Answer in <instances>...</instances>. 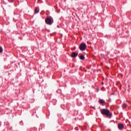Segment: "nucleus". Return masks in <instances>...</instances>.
Returning a JSON list of instances; mask_svg holds the SVG:
<instances>
[{"mask_svg":"<svg viewBox=\"0 0 131 131\" xmlns=\"http://www.w3.org/2000/svg\"><path fill=\"white\" fill-rule=\"evenodd\" d=\"M101 114L106 115L107 117H111L112 116V113L110 112V111L105 108L101 110Z\"/></svg>","mask_w":131,"mask_h":131,"instance_id":"1","label":"nucleus"},{"mask_svg":"<svg viewBox=\"0 0 131 131\" xmlns=\"http://www.w3.org/2000/svg\"><path fill=\"white\" fill-rule=\"evenodd\" d=\"M45 22L46 24H48V25H52L53 24L54 20L53 19L50 18V17H48L47 19H45Z\"/></svg>","mask_w":131,"mask_h":131,"instance_id":"2","label":"nucleus"},{"mask_svg":"<svg viewBox=\"0 0 131 131\" xmlns=\"http://www.w3.org/2000/svg\"><path fill=\"white\" fill-rule=\"evenodd\" d=\"M79 49L80 51H85V49H86V45L84 43H81L79 46Z\"/></svg>","mask_w":131,"mask_h":131,"instance_id":"3","label":"nucleus"},{"mask_svg":"<svg viewBox=\"0 0 131 131\" xmlns=\"http://www.w3.org/2000/svg\"><path fill=\"white\" fill-rule=\"evenodd\" d=\"M71 56H72V58H76V57H77V56H78V53H76L75 52H73L71 54Z\"/></svg>","mask_w":131,"mask_h":131,"instance_id":"4","label":"nucleus"},{"mask_svg":"<svg viewBox=\"0 0 131 131\" xmlns=\"http://www.w3.org/2000/svg\"><path fill=\"white\" fill-rule=\"evenodd\" d=\"M118 127L119 129H123V127H124V126L123 124H119L118 125Z\"/></svg>","mask_w":131,"mask_h":131,"instance_id":"5","label":"nucleus"},{"mask_svg":"<svg viewBox=\"0 0 131 131\" xmlns=\"http://www.w3.org/2000/svg\"><path fill=\"white\" fill-rule=\"evenodd\" d=\"M99 103H100V104H102V106L105 105V101L103 99H100L99 100Z\"/></svg>","mask_w":131,"mask_h":131,"instance_id":"6","label":"nucleus"},{"mask_svg":"<svg viewBox=\"0 0 131 131\" xmlns=\"http://www.w3.org/2000/svg\"><path fill=\"white\" fill-rule=\"evenodd\" d=\"M39 12V8H37V7L35 8V13L36 14H37V13H38Z\"/></svg>","mask_w":131,"mask_h":131,"instance_id":"7","label":"nucleus"},{"mask_svg":"<svg viewBox=\"0 0 131 131\" xmlns=\"http://www.w3.org/2000/svg\"><path fill=\"white\" fill-rule=\"evenodd\" d=\"M126 107H127V105H126V104L124 103L122 104V108L123 109H125V108H126Z\"/></svg>","mask_w":131,"mask_h":131,"instance_id":"8","label":"nucleus"},{"mask_svg":"<svg viewBox=\"0 0 131 131\" xmlns=\"http://www.w3.org/2000/svg\"><path fill=\"white\" fill-rule=\"evenodd\" d=\"M79 58H80V60H84V59H85L84 56H83V55L80 56Z\"/></svg>","mask_w":131,"mask_h":131,"instance_id":"9","label":"nucleus"},{"mask_svg":"<svg viewBox=\"0 0 131 131\" xmlns=\"http://www.w3.org/2000/svg\"><path fill=\"white\" fill-rule=\"evenodd\" d=\"M0 53H3V48L0 47Z\"/></svg>","mask_w":131,"mask_h":131,"instance_id":"10","label":"nucleus"},{"mask_svg":"<svg viewBox=\"0 0 131 131\" xmlns=\"http://www.w3.org/2000/svg\"><path fill=\"white\" fill-rule=\"evenodd\" d=\"M8 2H9V3H12V2H14V0H8Z\"/></svg>","mask_w":131,"mask_h":131,"instance_id":"11","label":"nucleus"},{"mask_svg":"<svg viewBox=\"0 0 131 131\" xmlns=\"http://www.w3.org/2000/svg\"><path fill=\"white\" fill-rule=\"evenodd\" d=\"M102 84H104V83H102Z\"/></svg>","mask_w":131,"mask_h":131,"instance_id":"12","label":"nucleus"}]
</instances>
